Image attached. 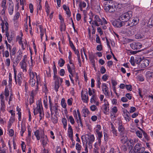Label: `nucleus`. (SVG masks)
<instances>
[{
	"instance_id": "603ef678",
	"label": "nucleus",
	"mask_w": 153,
	"mask_h": 153,
	"mask_svg": "<svg viewBox=\"0 0 153 153\" xmlns=\"http://www.w3.org/2000/svg\"><path fill=\"white\" fill-rule=\"evenodd\" d=\"M123 115L124 117L130 115L128 111L126 109H124L123 111Z\"/></svg>"
},
{
	"instance_id": "2f4dec72",
	"label": "nucleus",
	"mask_w": 153,
	"mask_h": 153,
	"mask_svg": "<svg viewBox=\"0 0 153 153\" xmlns=\"http://www.w3.org/2000/svg\"><path fill=\"white\" fill-rule=\"evenodd\" d=\"M127 137L126 136H123L121 135L120 138V141L121 142L123 143H125L127 142Z\"/></svg>"
},
{
	"instance_id": "0e129e2a",
	"label": "nucleus",
	"mask_w": 153,
	"mask_h": 153,
	"mask_svg": "<svg viewBox=\"0 0 153 153\" xmlns=\"http://www.w3.org/2000/svg\"><path fill=\"white\" fill-rule=\"evenodd\" d=\"M96 42L97 43H99L100 44H101V41L100 40V37L98 35H96Z\"/></svg>"
},
{
	"instance_id": "a878e982",
	"label": "nucleus",
	"mask_w": 153,
	"mask_h": 153,
	"mask_svg": "<svg viewBox=\"0 0 153 153\" xmlns=\"http://www.w3.org/2000/svg\"><path fill=\"white\" fill-rule=\"evenodd\" d=\"M141 147V143H138L136 144L134 147V151L135 152H138L140 150Z\"/></svg>"
},
{
	"instance_id": "dca6fc26",
	"label": "nucleus",
	"mask_w": 153,
	"mask_h": 153,
	"mask_svg": "<svg viewBox=\"0 0 153 153\" xmlns=\"http://www.w3.org/2000/svg\"><path fill=\"white\" fill-rule=\"evenodd\" d=\"M128 5L127 3L121 4L116 2L114 4V7L117 9H119L126 7Z\"/></svg>"
},
{
	"instance_id": "a19ab883",
	"label": "nucleus",
	"mask_w": 153,
	"mask_h": 153,
	"mask_svg": "<svg viewBox=\"0 0 153 153\" xmlns=\"http://www.w3.org/2000/svg\"><path fill=\"white\" fill-rule=\"evenodd\" d=\"M60 28V30L61 31L65 30V25L64 23H61Z\"/></svg>"
},
{
	"instance_id": "f3484780",
	"label": "nucleus",
	"mask_w": 153,
	"mask_h": 153,
	"mask_svg": "<svg viewBox=\"0 0 153 153\" xmlns=\"http://www.w3.org/2000/svg\"><path fill=\"white\" fill-rule=\"evenodd\" d=\"M8 13L10 15H12L13 12L14 6L13 2L10 3L9 4V6L8 8Z\"/></svg>"
},
{
	"instance_id": "e433bc0d",
	"label": "nucleus",
	"mask_w": 153,
	"mask_h": 153,
	"mask_svg": "<svg viewBox=\"0 0 153 153\" xmlns=\"http://www.w3.org/2000/svg\"><path fill=\"white\" fill-rule=\"evenodd\" d=\"M65 63V60L62 58H60L58 61V64L60 67H62Z\"/></svg>"
},
{
	"instance_id": "e2e57ef3",
	"label": "nucleus",
	"mask_w": 153,
	"mask_h": 153,
	"mask_svg": "<svg viewBox=\"0 0 153 153\" xmlns=\"http://www.w3.org/2000/svg\"><path fill=\"white\" fill-rule=\"evenodd\" d=\"M90 109L92 111H94L97 109V107L95 105H93L90 107Z\"/></svg>"
},
{
	"instance_id": "58836bf2",
	"label": "nucleus",
	"mask_w": 153,
	"mask_h": 153,
	"mask_svg": "<svg viewBox=\"0 0 153 153\" xmlns=\"http://www.w3.org/2000/svg\"><path fill=\"white\" fill-rule=\"evenodd\" d=\"M22 56L21 55H18L16 58L14 60V63H16V64H17L19 62Z\"/></svg>"
},
{
	"instance_id": "c03bdc74",
	"label": "nucleus",
	"mask_w": 153,
	"mask_h": 153,
	"mask_svg": "<svg viewBox=\"0 0 153 153\" xmlns=\"http://www.w3.org/2000/svg\"><path fill=\"white\" fill-rule=\"evenodd\" d=\"M111 128L112 129L111 131L112 132L113 134L117 136V131L114 126L113 125H112Z\"/></svg>"
},
{
	"instance_id": "473e14b6",
	"label": "nucleus",
	"mask_w": 153,
	"mask_h": 153,
	"mask_svg": "<svg viewBox=\"0 0 153 153\" xmlns=\"http://www.w3.org/2000/svg\"><path fill=\"white\" fill-rule=\"evenodd\" d=\"M68 133L69 136H73V130L70 125H69L68 128Z\"/></svg>"
},
{
	"instance_id": "a211bd4d",
	"label": "nucleus",
	"mask_w": 153,
	"mask_h": 153,
	"mask_svg": "<svg viewBox=\"0 0 153 153\" xmlns=\"http://www.w3.org/2000/svg\"><path fill=\"white\" fill-rule=\"evenodd\" d=\"M102 108L104 110L105 114H106L109 111V104L108 102L106 101L105 103L102 105Z\"/></svg>"
},
{
	"instance_id": "1a4fd4ad",
	"label": "nucleus",
	"mask_w": 153,
	"mask_h": 153,
	"mask_svg": "<svg viewBox=\"0 0 153 153\" xmlns=\"http://www.w3.org/2000/svg\"><path fill=\"white\" fill-rule=\"evenodd\" d=\"M130 45L131 48L134 50L140 49L142 47V45L140 42H133Z\"/></svg>"
},
{
	"instance_id": "4468645a",
	"label": "nucleus",
	"mask_w": 153,
	"mask_h": 153,
	"mask_svg": "<svg viewBox=\"0 0 153 153\" xmlns=\"http://www.w3.org/2000/svg\"><path fill=\"white\" fill-rule=\"evenodd\" d=\"M121 21L114 20L112 22V25L115 27H120L122 26V22Z\"/></svg>"
},
{
	"instance_id": "9b49d317",
	"label": "nucleus",
	"mask_w": 153,
	"mask_h": 153,
	"mask_svg": "<svg viewBox=\"0 0 153 153\" xmlns=\"http://www.w3.org/2000/svg\"><path fill=\"white\" fill-rule=\"evenodd\" d=\"M67 69L69 73L74 76V74L75 72V68L74 65L71 66L69 64H68L67 65Z\"/></svg>"
},
{
	"instance_id": "5701e85b",
	"label": "nucleus",
	"mask_w": 153,
	"mask_h": 153,
	"mask_svg": "<svg viewBox=\"0 0 153 153\" xmlns=\"http://www.w3.org/2000/svg\"><path fill=\"white\" fill-rule=\"evenodd\" d=\"M20 65L21 66V68L23 70V72H26L27 71V65L26 62H20Z\"/></svg>"
},
{
	"instance_id": "0eeeda50",
	"label": "nucleus",
	"mask_w": 153,
	"mask_h": 153,
	"mask_svg": "<svg viewBox=\"0 0 153 153\" xmlns=\"http://www.w3.org/2000/svg\"><path fill=\"white\" fill-rule=\"evenodd\" d=\"M93 22L94 26H99L100 25H103L102 20L100 18L99 16L95 15L93 19Z\"/></svg>"
},
{
	"instance_id": "9d476101",
	"label": "nucleus",
	"mask_w": 153,
	"mask_h": 153,
	"mask_svg": "<svg viewBox=\"0 0 153 153\" xmlns=\"http://www.w3.org/2000/svg\"><path fill=\"white\" fill-rule=\"evenodd\" d=\"M118 111V109L117 107L114 106L111 109L110 111L111 117L112 118H114L116 117V113Z\"/></svg>"
},
{
	"instance_id": "c9c22d12",
	"label": "nucleus",
	"mask_w": 153,
	"mask_h": 153,
	"mask_svg": "<svg viewBox=\"0 0 153 153\" xmlns=\"http://www.w3.org/2000/svg\"><path fill=\"white\" fill-rule=\"evenodd\" d=\"M53 78H56V76H57V71L55 65H54L53 66Z\"/></svg>"
},
{
	"instance_id": "7c9ffc66",
	"label": "nucleus",
	"mask_w": 153,
	"mask_h": 153,
	"mask_svg": "<svg viewBox=\"0 0 153 153\" xmlns=\"http://www.w3.org/2000/svg\"><path fill=\"white\" fill-rule=\"evenodd\" d=\"M144 35L141 33H137L135 35V38L137 39H141L144 37Z\"/></svg>"
},
{
	"instance_id": "412c9836",
	"label": "nucleus",
	"mask_w": 153,
	"mask_h": 153,
	"mask_svg": "<svg viewBox=\"0 0 153 153\" xmlns=\"http://www.w3.org/2000/svg\"><path fill=\"white\" fill-rule=\"evenodd\" d=\"M41 141L42 142V143L44 147L46 146L48 143V140L46 136H44L41 137Z\"/></svg>"
},
{
	"instance_id": "bf43d9fd",
	"label": "nucleus",
	"mask_w": 153,
	"mask_h": 153,
	"mask_svg": "<svg viewBox=\"0 0 153 153\" xmlns=\"http://www.w3.org/2000/svg\"><path fill=\"white\" fill-rule=\"evenodd\" d=\"M129 62L131 63V65L134 66L135 65V62H134V58L133 57H131Z\"/></svg>"
},
{
	"instance_id": "864d4df0",
	"label": "nucleus",
	"mask_w": 153,
	"mask_h": 153,
	"mask_svg": "<svg viewBox=\"0 0 153 153\" xmlns=\"http://www.w3.org/2000/svg\"><path fill=\"white\" fill-rule=\"evenodd\" d=\"M39 131L37 130L34 132V135L38 140H39L40 139V136H39Z\"/></svg>"
},
{
	"instance_id": "4be33fe9",
	"label": "nucleus",
	"mask_w": 153,
	"mask_h": 153,
	"mask_svg": "<svg viewBox=\"0 0 153 153\" xmlns=\"http://www.w3.org/2000/svg\"><path fill=\"white\" fill-rule=\"evenodd\" d=\"M142 131V132L143 133L144 138H143V139H144L145 140H143V141L144 142H146V141H148L150 140V138L147 134L143 130H142L141 128H139Z\"/></svg>"
},
{
	"instance_id": "69168bd1",
	"label": "nucleus",
	"mask_w": 153,
	"mask_h": 153,
	"mask_svg": "<svg viewBox=\"0 0 153 153\" xmlns=\"http://www.w3.org/2000/svg\"><path fill=\"white\" fill-rule=\"evenodd\" d=\"M101 127L100 125H97V127L95 128V131L96 132H99L101 129Z\"/></svg>"
},
{
	"instance_id": "09e8293b",
	"label": "nucleus",
	"mask_w": 153,
	"mask_h": 153,
	"mask_svg": "<svg viewBox=\"0 0 153 153\" xmlns=\"http://www.w3.org/2000/svg\"><path fill=\"white\" fill-rule=\"evenodd\" d=\"M118 130L120 132L123 133L124 130V128L123 125H120L118 127Z\"/></svg>"
},
{
	"instance_id": "13d9d810",
	"label": "nucleus",
	"mask_w": 153,
	"mask_h": 153,
	"mask_svg": "<svg viewBox=\"0 0 153 153\" xmlns=\"http://www.w3.org/2000/svg\"><path fill=\"white\" fill-rule=\"evenodd\" d=\"M128 33L129 36L132 35L134 34V30L130 28L128 30Z\"/></svg>"
},
{
	"instance_id": "052dcab7",
	"label": "nucleus",
	"mask_w": 153,
	"mask_h": 153,
	"mask_svg": "<svg viewBox=\"0 0 153 153\" xmlns=\"http://www.w3.org/2000/svg\"><path fill=\"white\" fill-rule=\"evenodd\" d=\"M106 69L103 66L101 67L100 69V71L101 73L103 74H104L106 72Z\"/></svg>"
},
{
	"instance_id": "39448f33",
	"label": "nucleus",
	"mask_w": 153,
	"mask_h": 153,
	"mask_svg": "<svg viewBox=\"0 0 153 153\" xmlns=\"http://www.w3.org/2000/svg\"><path fill=\"white\" fill-rule=\"evenodd\" d=\"M95 138L93 134H86V144H88L89 147L91 148L92 147V144L94 141Z\"/></svg>"
},
{
	"instance_id": "72a5a7b5",
	"label": "nucleus",
	"mask_w": 153,
	"mask_h": 153,
	"mask_svg": "<svg viewBox=\"0 0 153 153\" xmlns=\"http://www.w3.org/2000/svg\"><path fill=\"white\" fill-rule=\"evenodd\" d=\"M23 36V33H21V36L18 35L16 37V39L17 41H18L19 43H21V42H22V36Z\"/></svg>"
},
{
	"instance_id": "6ab92c4d",
	"label": "nucleus",
	"mask_w": 153,
	"mask_h": 153,
	"mask_svg": "<svg viewBox=\"0 0 153 153\" xmlns=\"http://www.w3.org/2000/svg\"><path fill=\"white\" fill-rule=\"evenodd\" d=\"M6 2L5 1H1V7L3 8L1 13L2 15H5V10L6 9Z\"/></svg>"
},
{
	"instance_id": "680f3d73",
	"label": "nucleus",
	"mask_w": 153,
	"mask_h": 153,
	"mask_svg": "<svg viewBox=\"0 0 153 153\" xmlns=\"http://www.w3.org/2000/svg\"><path fill=\"white\" fill-rule=\"evenodd\" d=\"M19 16L20 13L19 12H17L14 16V20H17L19 18Z\"/></svg>"
},
{
	"instance_id": "6e6552de",
	"label": "nucleus",
	"mask_w": 153,
	"mask_h": 153,
	"mask_svg": "<svg viewBox=\"0 0 153 153\" xmlns=\"http://www.w3.org/2000/svg\"><path fill=\"white\" fill-rule=\"evenodd\" d=\"M102 91L105 95L107 97L110 96V92L108 90V88L106 83H103L102 84Z\"/></svg>"
},
{
	"instance_id": "de8ad7c7",
	"label": "nucleus",
	"mask_w": 153,
	"mask_h": 153,
	"mask_svg": "<svg viewBox=\"0 0 153 153\" xmlns=\"http://www.w3.org/2000/svg\"><path fill=\"white\" fill-rule=\"evenodd\" d=\"M37 89L35 91L33 90L31 92V94L30 95V98H34L35 94H36L37 92Z\"/></svg>"
},
{
	"instance_id": "ddd939ff",
	"label": "nucleus",
	"mask_w": 153,
	"mask_h": 153,
	"mask_svg": "<svg viewBox=\"0 0 153 153\" xmlns=\"http://www.w3.org/2000/svg\"><path fill=\"white\" fill-rule=\"evenodd\" d=\"M87 93L86 92L84 93L82 91L81 93V97L82 100L84 102L87 103L88 102V95H87Z\"/></svg>"
},
{
	"instance_id": "aec40b11",
	"label": "nucleus",
	"mask_w": 153,
	"mask_h": 153,
	"mask_svg": "<svg viewBox=\"0 0 153 153\" xmlns=\"http://www.w3.org/2000/svg\"><path fill=\"white\" fill-rule=\"evenodd\" d=\"M82 112L84 117L88 116L90 114V111L88 109L85 107H84L83 108Z\"/></svg>"
},
{
	"instance_id": "4d7b16f0",
	"label": "nucleus",
	"mask_w": 153,
	"mask_h": 153,
	"mask_svg": "<svg viewBox=\"0 0 153 153\" xmlns=\"http://www.w3.org/2000/svg\"><path fill=\"white\" fill-rule=\"evenodd\" d=\"M89 19L90 20L89 21V22L90 24L91 25V27L92 28H93V27H94V23L93 22V19L92 17H90Z\"/></svg>"
},
{
	"instance_id": "423d86ee",
	"label": "nucleus",
	"mask_w": 153,
	"mask_h": 153,
	"mask_svg": "<svg viewBox=\"0 0 153 153\" xmlns=\"http://www.w3.org/2000/svg\"><path fill=\"white\" fill-rule=\"evenodd\" d=\"M14 78L16 84H18L19 86H21L23 80L22 73L19 72L17 76L14 77Z\"/></svg>"
},
{
	"instance_id": "774afa93",
	"label": "nucleus",
	"mask_w": 153,
	"mask_h": 153,
	"mask_svg": "<svg viewBox=\"0 0 153 153\" xmlns=\"http://www.w3.org/2000/svg\"><path fill=\"white\" fill-rule=\"evenodd\" d=\"M59 74L60 76H63L65 74V71L64 69H62L60 70Z\"/></svg>"
},
{
	"instance_id": "bb28decb",
	"label": "nucleus",
	"mask_w": 153,
	"mask_h": 153,
	"mask_svg": "<svg viewBox=\"0 0 153 153\" xmlns=\"http://www.w3.org/2000/svg\"><path fill=\"white\" fill-rule=\"evenodd\" d=\"M88 94L89 96H91L94 95H96V90L95 89L92 88L91 89L90 88H88Z\"/></svg>"
},
{
	"instance_id": "5fc2aeb1",
	"label": "nucleus",
	"mask_w": 153,
	"mask_h": 153,
	"mask_svg": "<svg viewBox=\"0 0 153 153\" xmlns=\"http://www.w3.org/2000/svg\"><path fill=\"white\" fill-rule=\"evenodd\" d=\"M97 88H100V85L101 84V83L100 81V78L99 77L97 79Z\"/></svg>"
},
{
	"instance_id": "37998d69",
	"label": "nucleus",
	"mask_w": 153,
	"mask_h": 153,
	"mask_svg": "<svg viewBox=\"0 0 153 153\" xmlns=\"http://www.w3.org/2000/svg\"><path fill=\"white\" fill-rule=\"evenodd\" d=\"M40 35L42 40V37L45 33V31L43 29L40 28Z\"/></svg>"
},
{
	"instance_id": "ea45409f",
	"label": "nucleus",
	"mask_w": 153,
	"mask_h": 153,
	"mask_svg": "<svg viewBox=\"0 0 153 153\" xmlns=\"http://www.w3.org/2000/svg\"><path fill=\"white\" fill-rule=\"evenodd\" d=\"M153 76V72L148 71L146 72V76L147 78H150V77H152Z\"/></svg>"
},
{
	"instance_id": "b1692460",
	"label": "nucleus",
	"mask_w": 153,
	"mask_h": 153,
	"mask_svg": "<svg viewBox=\"0 0 153 153\" xmlns=\"http://www.w3.org/2000/svg\"><path fill=\"white\" fill-rule=\"evenodd\" d=\"M77 113L79 118V120L76 119L77 120V123L79 124H82V122L81 121V119L80 113L79 110L78 108L76 109Z\"/></svg>"
},
{
	"instance_id": "f704fd0d",
	"label": "nucleus",
	"mask_w": 153,
	"mask_h": 153,
	"mask_svg": "<svg viewBox=\"0 0 153 153\" xmlns=\"http://www.w3.org/2000/svg\"><path fill=\"white\" fill-rule=\"evenodd\" d=\"M67 118L68 121L70 122L72 124H74L75 123L74 120L72 116H69L68 117H67Z\"/></svg>"
},
{
	"instance_id": "20e7f679",
	"label": "nucleus",
	"mask_w": 153,
	"mask_h": 153,
	"mask_svg": "<svg viewBox=\"0 0 153 153\" xmlns=\"http://www.w3.org/2000/svg\"><path fill=\"white\" fill-rule=\"evenodd\" d=\"M135 62L138 64L140 67L141 68H144L147 66L149 64V60L147 59H141L140 58L138 60H135Z\"/></svg>"
},
{
	"instance_id": "f03ea898",
	"label": "nucleus",
	"mask_w": 153,
	"mask_h": 153,
	"mask_svg": "<svg viewBox=\"0 0 153 153\" xmlns=\"http://www.w3.org/2000/svg\"><path fill=\"white\" fill-rule=\"evenodd\" d=\"M33 113L35 115L39 114V119L41 120L44 116V113L40 100H39L37 103V107L34 108Z\"/></svg>"
},
{
	"instance_id": "3c124183",
	"label": "nucleus",
	"mask_w": 153,
	"mask_h": 153,
	"mask_svg": "<svg viewBox=\"0 0 153 153\" xmlns=\"http://www.w3.org/2000/svg\"><path fill=\"white\" fill-rule=\"evenodd\" d=\"M59 87V84L57 82H55L54 89L57 92L58 91Z\"/></svg>"
},
{
	"instance_id": "f257e3e1",
	"label": "nucleus",
	"mask_w": 153,
	"mask_h": 153,
	"mask_svg": "<svg viewBox=\"0 0 153 153\" xmlns=\"http://www.w3.org/2000/svg\"><path fill=\"white\" fill-rule=\"evenodd\" d=\"M28 73L30 77V80L29 82L30 85L31 86H33L35 84L36 80L34 79L35 76H36V83L37 88L38 89V85L40 83V77L39 75H37V73L35 72H33L32 68L30 67L28 70Z\"/></svg>"
},
{
	"instance_id": "a18cd8bd",
	"label": "nucleus",
	"mask_w": 153,
	"mask_h": 153,
	"mask_svg": "<svg viewBox=\"0 0 153 153\" xmlns=\"http://www.w3.org/2000/svg\"><path fill=\"white\" fill-rule=\"evenodd\" d=\"M4 95L5 97H8L9 95V91L7 87H6L5 89Z\"/></svg>"
},
{
	"instance_id": "49530a36",
	"label": "nucleus",
	"mask_w": 153,
	"mask_h": 153,
	"mask_svg": "<svg viewBox=\"0 0 153 153\" xmlns=\"http://www.w3.org/2000/svg\"><path fill=\"white\" fill-rule=\"evenodd\" d=\"M47 102H48V99L47 98V96L45 97L44 99L43 100V103L45 105V107L46 108H47L48 106V105H47Z\"/></svg>"
},
{
	"instance_id": "8fccbe9b",
	"label": "nucleus",
	"mask_w": 153,
	"mask_h": 153,
	"mask_svg": "<svg viewBox=\"0 0 153 153\" xmlns=\"http://www.w3.org/2000/svg\"><path fill=\"white\" fill-rule=\"evenodd\" d=\"M73 101V99L72 97L68 99L67 100V103L68 105H71L72 104Z\"/></svg>"
},
{
	"instance_id": "6e6d98bb",
	"label": "nucleus",
	"mask_w": 153,
	"mask_h": 153,
	"mask_svg": "<svg viewBox=\"0 0 153 153\" xmlns=\"http://www.w3.org/2000/svg\"><path fill=\"white\" fill-rule=\"evenodd\" d=\"M12 81V74L10 73L9 74V81H8L9 85H11Z\"/></svg>"
},
{
	"instance_id": "338daca9",
	"label": "nucleus",
	"mask_w": 153,
	"mask_h": 153,
	"mask_svg": "<svg viewBox=\"0 0 153 153\" xmlns=\"http://www.w3.org/2000/svg\"><path fill=\"white\" fill-rule=\"evenodd\" d=\"M81 146L79 143H77L76 144V148L77 150L80 151L81 149Z\"/></svg>"
},
{
	"instance_id": "c756f323",
	"label": "nucleus",
	"mask_w": 153,
	"mask_h": 153,
	"mask_svg": "<svg viewBox=\"0 0 153 153\" xmlns=\"http://www.w3.org/2000/svg\"><path fill=\"white\" fill-rule=\"evenodd\" d=\"M61 105H62V106L65 108L66 111H67L66 109V106H67V104L65 102V99L64 98H63L61 101Z\"/></svg>"
},
{
	"instance_id": "f8f14e48",
	"label": "nucleus",
	"mask_w": 153,
	"mask_h": 153,
	"mask_svg": "<svg viewBox=\"0 0 153 153\" xmlns=\"http://www.w3.org/2000/svg\"><path fill=\"white\" fill-rule=\"evenodd\" d=\"M90 102L91 103H94L96 105H98L99 102L97 101V95H92L90 99Z\"/></svg>"
},
{
	"instance_id": "cd10ccee",
	"label": "nucleus",
	"mask_w": 153,
	"mask_h": 153,
	"mask_svg": "<svg viewBox=\"0 0 153 153\" xmlns=\"http://www.w3.org/2000/svg\"><path fill=\"white\" fill-rule=\"evenodd\" d=\"M21 110L19 106H17L16 107V111H18V114L19 117V121H21L22 119V113L20 111Z\"/></svg>"
},
{
	"instance_id": "7ed1b4c3",
	"label": "nucleus",
	"mask_w": 153,
	"mask_h": 153,
	"mask_svg": "<svg viewBox=\"0 0 153 153\" xmlns=\"http://www.w3.org/2000/svg\"><path fill=\"white\" fill-rule=\"evenodd\" d=\"M132 16V12L128 11L122 14L119 17L120 20L122 21V22H126L128 21Z\"/></svg>"
},
{
	"instance_id": "c85d7f7f",
	"label": "nucleus",
	"mask_w": 153,
	"mask_h": 153,
	"mask_svg": "<svg viewBox=\"0 0 153 153\" xmlns=\"http://www.w3.org/2000/svg\"><path fill=\"white\" fill-rule=\"evenodd\" d=\"M53 79L55 80V82H57L59 84V83H61L63 82V79L62 78L58 76H56V77L53 78Z\"/></svg>"
},
{
	"instance_id": "4c0bfd02",
	"label": "nucleus",
	"mask_w": 153,
	"mask_h": 153,
	"mask_svg": "<svg viewBox=\"0 0 153 153\" xmlns=\"http://www.w3.org/2000/svg\"><path fill=\"white\" fill-rule=\"evenodd\" d=\"M45 9L47 15H48L50 11V7L47 1L45 3Z\"/></svg>"
},
{
	"instance_id": "393cba45",
	"label": "nucleus",
	"mask_w": 153,
	"mask_h": 153,
	"mask_svg": "<svg viewBox=\"0 0 153 153\" xmlns=\"http://www.w3.org/2000/svg\"><path fill=\"white\" fill-rule=\"evenodd\" d=\"M10 56L11 58L13 56H14L16 52V47H13L12 49H11V51H10Z\"/></svg>"
},
{
	"instance_id": "79ce46f5",
	"label": "nucleus",
	"mask_w": 153,
	"mask_h": 153,
	"mask_svg": "<svg viewBox=\"0 0 153 153\" xmlns=\"http://www.w3.org/2000/svg\"><path fill=\"white\" fill-rule=\"evenodd\" d=\"M3 56H5L6 58L8 57L10 55V53L8 50H6L3 53Z\"/></svg>"
},
{
	"instance_id": "2eb2a0df",
	"label": "nucleus",
	"mask_w": 153,
	"mask_h": 153,
	"mask_svg": "<svg viewBox=\"0 0 153 153\" xmlns=\"http://www.w3.org/2000/svg\"><path fill=\"white\" fill-rule=\"evenodd\" d=\"M58 107L59 106L56 104H55L54 105L51 106L50 108L52 114H53V112H54L56 114H57L58 112Z\"/></svg>"
}]
</instances>
